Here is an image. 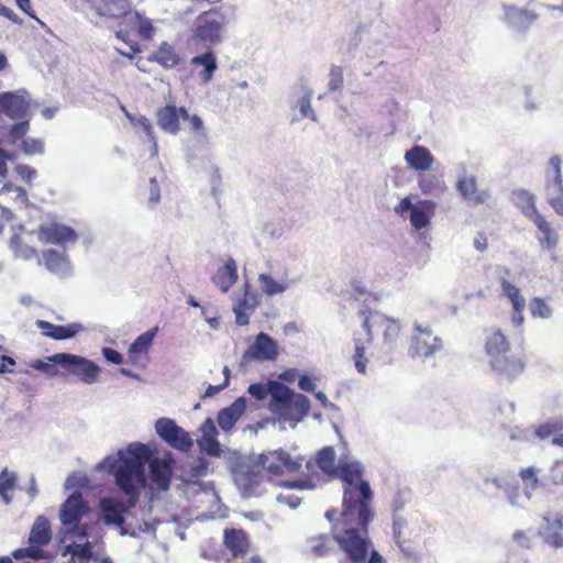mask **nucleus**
Returning <instances> with one entry per match:
<instances>
[{
    "instance_id": "nucleus-1",
    "label": "nucleus",
    "mask_w": 563,
    "mask_h": 563,
    "mask_svg": "<svg viewBox=\"0 0 563 563\" xmlns=\"http://www.w3.org/2000/svg\"><path fill=\"white\" fill-rule=\"evenodd\" d=\"M335 478L343 484L342 516L345 523L367 528L374 514L369 507L373 492L364 479V470L358 462L340 461Z\"/></svg>"
},
{
    "instance_id": "nucleus-2",
    "label": "nucleus",
    "mask_w": 563,
    "mask_h": 563,
    "mask_svg": "<svg viewBox=\"0 0 563 563\" xmlns=\"http://www.w3.org/2000/svg\"><path fill=\"white\" fill-rule=\"evenodd\" d=\"M96 530H60L55 555L63 563H91L106 552L102 536Z\"/></svg>"
},
{
    "instance_id": "nucleus-3",
    "label": "nucleus",
    "mask_w": 563,
    "mask_h": 563,
    "mask_svg": "<svg viewBox=\"0 0 563 563\" xmlns=\"http://www.w3.org/2000/svg\"><path fill=\"white\" fill-rule=\"evenodd\" d=\"M128 452L130 456L121 460L114 471V477L117 485L129 497L130 506H134L140 489L146 483L145 464L150 460L151 452L142 443L130 445Z\"/></svg>"
},
{
    "instance_id": "nucleus-4",
    "label": "nucleus",
    "mask_w": 563,
    "mask_h": 563,
    "mask_svg": "<svg viewBox=\"0 0 563 563\" xmlns=\"http://www.w3.org/2000/svg\"><path fill=\"white\" fill-rule=\"evenodd\" d=\"M268 409L279 420L299 422L309 413L310 400L303 394L292 391L287 385L274 382Z\"/></svg>"
},
{
    "instance_id": "nucleus-5",
    "label": "nucleus",
    "mask_w": 563,
    "mask_h": 563,
    "mask_svg": "<svg viewBox=\"0 0 563 563\" xmlns=\"http://www.w3.org/2000/svg\"><path fill=\"white\" fill-rule=\"evenodd\" d=\"M335 462L336 454L333 446H323L316 453L313 460L306 462L309 477L289 482L287 486L298 489H313L322 482L335 479L339 473V463Z\"/></svg>"
},
{
    "instance_id": "nucleus-6",
    "label": "nucleus",
    "mask_w": 563,
    "mask_h": 563,
    "mask_svg": "<svg viewBox=\"0 0 563 563\" xmlns=\"http://www.w3.org/2000/svg\"><path fill=\"white\" fill-rule=\"evenodd\" d=\"M368 530H341L334 534V540L346 554L351 563H365L373 548Z\"/></svg>"
},
{
    "instance_id": "nucleus-7",
    "label": "nucleus",
    "mask_w": 563,
    "mask_h": 563,
    "mask_svg": "<svg viewBox=\"0 0 563 563\" xmlns=\"http://www.w3.org/2000/svg\"><path fill=\"white\" fill-rule=\"evenodd\" d=\"M62 377L74 376L79 382L91 385L98 382L100 367L91 360L84 356L62 352Z\"/></svg>"
},
{
    "instance_id": "nucleus-8",
    "label": "nucleus",
    "mask_w": 563,
    "mask_h": 563,
    "mask_svg": "<svg viewBox=\"0 0 563 563\" xmlns=\"http://www.w3.org/2000/svg\"><path fill=\"white\" fill-rule=\"evenodd\" d=\"M256 463L257 468H261L267 479L272 481L285 472L298 471L302 466L303 457L292 459L287 452L276 450L261 454Z\"/></svg>"
},
{
    "instance_id": "nucleus-9",
    "label": "nucleus",
    "mask_w": 563,
    "mask_h": 563,
    "mask_svg": "<svg viewBox=\"0 0 563 563\" xmlns=\"http://www.w3.org/2000/svg\"><path fill=\"white\" fill-rule=\"evenodd\" d=\"M361 314L364 317L363 328L366 332L367 343H372L374 329L383 333L384 341L388 344H393L399 339L401 327L397 320L377 311L362 310Z\"/></svg>"
},
{
    "instance_id": "nucleus-10",
    "label": "nucleus",
    "mask_w": 563,
    "mask_h": 563,
    "mask_svg": "<svg viewBox=\"0 0 563 563\" xmlns=\"http://www.w3.org/2000/svg\"><path fill=\"white\" fill-rule=\"evenodd\" d=\"M91 512L90 504L79 490L73 492L59 508V520L66 528H88L81 520Z\"/></svg>"
},
{
    "instance_id": "nucleus-11",
    "label": "nucleus",
    "mask_w": 563,
    "mask_h": 563,
    "mask_svg": "<svg viewBox=\"0 0 563 563\" xmlns=\"http://www.w3.org/2000/svg\"><path fill=\"white\" fill-rule=\"evenodd\" d=\"M155 430L162 440L176 450L187 452L194 444L190 434L177 426L173 419H157Z\"/></svg>"
},
{
    "instance_id": "nucleus-12",
    "label": "nucleus",
    "mask_w": 563,
    "mask_h": 563,
    "mask_svg": "<svg viewBox=\"0 0 563 563\" xmlns=\"http://www.w3.org/2000/svg\"><path fill=\"white\" fill-rule=\"evenodd\" d=\"M494 374L505 382H514L521 376L526 369V356L508 352L489 364Z\"/></svg>"
},
{
    "instance_id": "nucleus-13",
    "label": "nucleus",
    "mask_w": 563,
    "mask_h": 563,
    "mask_svg": "<svg viewBox=\"0 0 563 563\" xmlns=\"http://www.w3.org/2000/svg\"><path fill=\"white\" fill-rule=\"evenodd\" d=\"M416 334L411 339L409 353L411 356L428 357L441 350L442 341L433 334L430 327L415 325Z\"/></svg>"
},
{
    "instance_id": "nucleus-14",
    "label": "nucleus",
    "mask_w": 563,
    "mask_h": 563,
    "mask_svg": "<svg viewBox=\"0 0 563 563\" xmlns=\"http://www.w3.org/2000/svg\"><path fill=\"white\" fill-rule=\"evenodd\" d=\"M278 356V345L268 334L261 332L255 336L254 343L245 351L243 360L275 361Z\"/></svg>"
},
{
    "instance_id": "nucleus-15",
    "label": "nucleus",
    "mask_w": 563,
    "mask_h": 563,
    "mask_svg": "<svg viewBox=\"0 0 563 563\" xmlns=\"http://www.w3.org/2000/svg\"><path fill=\"white\" fill-rule=\"evenodd\" d=\"M189 119V113L185 107L177 108L175 104H166L156 112L158 126L166 133L176 135L180 131L179 120Z\"/></svg>"
},
{
    "instance_id": "nucleus-16",
    "label": "nucleus",
    "mask_w": 563,
    "mask_h": 563,
    "mask_svg": "<svg viewBox=\"0 0 563 563\" xmlns=\"http://www.w3.org/2000/svg\"><path fill=\"white\" fill-rule=\"evenodd\" d=\"M158 329L155 327L139 335L128 350V361L135 366L144 367L150 360L148 352Z\"/></svg>"
},
{
    "instance_id": "nucleus-17",
    "label": "nucleus",
    "mask_w": 563,
    "mask_h": 563,
    "mask_svg": "<svg viewBox=\"0 0 563 563\" xmlns=\"http://www.w3.org/2000/svg\"><path fill=\"white\" fill-rule=\"evenodd\" d=\"M504 272L505 276L499 278V284L503 289V292L511 303L512 323L517 327H521L525 321L523 311L526 308V300L521 296L520 289L507 279V276L510 275V271L508 268H504Z\"/></svg>"
},
{
    "instance_id": "nucleus-18",
    "label": "nucleus",
    "mask_w": 563,
    "mask_h": 563,
    "mask_svg": "<svg viewBox=\"0 0 563 563\" xmlns=\"http://www.w3.org/2000/svg\"><path fill=\"white\" fill-rule=\"evenodd\" d=\"M128 506L113 497H103L99 501V512L104 525H114L121 527L124 522V514Z\"/></svg>"
},
{
    "instance_id": "nucleus-19",
    "label": "nucleus",
    "mask_w": 563,
    "mask_h": 563,
    "mask_svg": "<svg viewBox=\"0 0 563 563\" xmlns=\"http://www.w3.org/2000/svg\"><path fill=\"white\" fill-rule=\"evenodd\" d=\"M147 462L150 463V479L153 487L159 490H167L173 475V461L150 457Z\"/></svg>"
},
{
    "instance_id": "nucleus-20",
    "label": "nucleus",
    "mask_w": 563,
    "mask_h": 563,
    "mask_svg": "<svg viewBox=\"0 0 563 563\" xmlns=\"http://www.w3.org/2000/svg\"><path fill=\"white\" fill-rule=\"evenodd\" d=\"M485 352L488 363L510 352V342L500 329H492L485 338Z\"/></svg>"
},
{
    "instance_id": "nucleus-21",
    "label": "nucleus",
    "mask_w": 563,
    "mask_h": 563,
    "mask_svg": "<svg viewBox=\"0 0 563 563\" xmlns=\"http://www.w3.org/2000/svg\"><path fill=\"white\" fill-rule=\"evenodd\" d=\"M35 325L44 336L57 341L71 339L82 329L79 323L59 325L45 320H36Z\"/></svg>"
},
{
    "instance_id": "nucleus-22",
    "label": "nucleus",
    "mask_w": 563,
    "mask_h": 563,
    "mask_svg": "<svg viewBox=\"0 0 563 563\" xmlns=\"http://www.w3.org/2000/svg\"><path fill=\"white\" fill-rule=\"evenodd\" d=\"M38 232L41 240L51 244H64L77 239V234L71 228L58 223L42 225Z\"/></svg>"
},
{
    "instance_id": "nucleus-23",
    "label": "nucleus",
    "mask_w": 563,
    "mask_h": 563,
    "mask_svg": "<svg viewBox=\"0 0 563 563\" xmlns=\"http://www.w3.org/2000/svg\"><path fill=\"white\" fill-rule=\"evenodd\" d=\"M200 431L201 437L197 440L200 450L210 456H219L221 448L217 440L218 431L212 419H206L200 427Z\"/></svg>"
},
{
    "instance_id": "nucleus-24",
    "label": "nucleus",
    "mask_w": 563,
    "mask_h": 563,
    "mask_svg": "<svg viewBox=\"0 0 563 563\" xmlns=\"http://www.w3.org/2000/svg\"><path fill=\"white\" fill-rule=\"evenodd\" d=\"M223 543L231 553V560L245 556L251 545L244 530H224Z\"/></svg>"
},
{
    "instance_id": "nucleus-25",
    "label": "nucleus",
    "mask_w": 563,
    "mask_h": 563,
    "mask_svg": "<svg viewBox=\"0 0 563 563\" xmlns=\"http://www.w3.org/2000/svg\"><path fill=\"white\" fill-rule=\"evenodd\" d=\"M29 108L26 100L14 92L0 93V112H3L11 119H21L25 115Z\"/></svg>"
},
{
    "instance_id": "nucleus-26",
    "label": "nucleus",
    "mask_w": 563,
    "mask_h": 563,
    "mask_svg": "<svg viewBox=\"0 0 563 563\" xmlns=\"http://www.w3.org/2000/svg\"><path fill=\"white\" fill-rule=\"evenodd\" d=\"M457 190L462 197L471 205L478 206L486 202L488 192L481 190L474 176H464L457 181Z\"/></svg>"
},
{
    "instance_id": "nucleus-27",
    "label": "nucleus",
    "mask_w": 563,
    "mask_h": 563,
    "mask_svg": "<svg viewBox=\"0 0 563 563\" xmlns=\"http://www.w3.org/2000/svg\"><path fill=\"white\" fill-rule=\"evenodd\" d=\"M147 60L157 63L165 69H172L180 64L181 57L173 44L162 42Z\"/></svg>"
},
{
    "instance_id": "nucleus-28",
    "label": "nucleus",
    "mask_w": 563,
    "mask_h": 563,
    "mask_svg": "<svg viewBox=\"0 0 563 563\" xmlns=\"http://www.w3.org/2000/svg\"><path fill=\"white\" fill-rule=\"evenodd\" d=\"M405 161L412 169L426 172L433 165L434 156L428 147L413 145L405 153Z\"/></svg>"
},
{
    "instance_id": "nucleus-29",
    "label": "nucleus",
    "mask_w": 563,
    "mask_h": 563,
    "mask_svg": "<svg viewBox=\"0 0 563 563\" xmlns=\"http://www.w3.org/2000/svg\"><path fill=\"white\" fill-rule=\"evenodd\" d=\"M93 9L100 16L122 18L131 11L130 0H93Z\"/></svg>"
},
{
    "instance_id": "nucleus-30",
    "label": "nucleus",
    "mask_w": 563,
    "mask_h": 563,
    "mask_svg": "<svg viewBox=\"0 0 563 563\" xmlns=\"http://www.w3.org/2000/svg\"><path fill=\"white\" fill-rule=\"evenodd\" d=\"M537 19L538 15L532 11L512 5L505 7L504 21L514 29L527 30Z\"/></svg>"
},
{
    "instance_id": "nucleus-31",
    "label": "nucleus",
    "mask_w": 563,
    "mask_h": 563,
    "mask_svg": "<svg viewBox=\"0 0 563 563\" xmlns=\"http://www.w3.org/2000/svg\"><path fill=\"white\" fill-rule=\"evenodd\" d=\"M260 305L258 296L255 292L245 290L243 298L233 307L235 322L239 325H246L250 322V313L254 312Z\"/></svg>"
},
{
    "instance_id": "nucleus-32",
    "label": "nucleus",
    "mask_w": 563,
    "mask_h": 563,
    "mask_svg": "<svg viewBox=\"0 0 563 563\" xmlns=\"http://www.w3.org/2000/svg\"><path fill=\"white\" fill-rule=\"evenodd\" d=\"M236 280L238 268L233 258H229L212 276L213 284L223 292H227Z\"/></svg>"
},
{
    "instance_id": "nucleus-33",
    "label": "nucleus",
    "mask_w": 563,
    "mask_h": 563,
    "mask_svg": "<svg viewBox=\"0 0 563 563\" xmlns=\"http://www.w3.org/2000/svg\"><path fill=\"white\" fill-rule=\"evenodd\" d=\"M60 356L62 353H56L44 358L32 360L27 366L43 373L48 378L62 377Z\"/></svg>"
},
{
    "instance_id": "nucleus-34",
    "label": "nucleus",
    "mask_w": 563,
    "mask_h": 563,
    "mask_svg": "<svg viewBox=\"0 0 563 563\" xmlns=\"http://www.w3.org/2000/svg\"><path fill=\"white\" fill-rule=\"evenodd\" d=\"M200 555L206 560L217 563L231 562V558L224 549V543L213 539H208L202 542L200 545Z\"/></svg>"
},
{
    "instance_id": "nucleus-35",
    "label": "nucleus",
    "mask_w": 563,
    "mask_h": 563,
    "mask_svg": "<svg viewBox=\"0 0 563 563\" xmlns=\"http://www.w3.org/2000/svg\"><path fill=\"white\" fill-rule=\"evenodd\" d=\"M142 533V549L152 552L154 550H161L163 553H166L168 547L166 543L161 542L156 536V530H120L121 536H131V537H141Z\"/></svg>"
},
{
    "instance_id": "nucleus-36",
    "label": "nucleus",
    "mask_w": 563,
    "mask_h": 563,
    "mask_svg": "<svg viewBox=\"0 0 563 563\" xmlns=\"http://www.w3.org/2000/svg\"><path fill=\"white\" fill-rule=\"evenodd\" d=\"M418 185L424 195H440L446 190V185L442 175L434 173H424L419 175Z\"/></svg>"
},
{
    "instance_id": "nucleus-37",
    "label": "nucleus",
    "mask_w": 563,
    "mask_h": 563,
    "mask_svg": "<svg viewBox=\"0 0 563 563\" xmlns=\"http://www.w3.org/2000/svg\"><path fill=\"white\" fill-rule=\"evenodd\" d=\"M221 24L218 21L202 19L199 21L195 36L202 42L216 43L220 40Z\"/></svg>"
},
{
    "instance_id": "nucleus-38",
    "label": "nucleus",
    "mask_w": 563,
    "mask_h": 563,
    "mask_svg": "<svg viewBox=\"0 0 563 563\" xmlns=\"http://www.w3.org/2000/svg\"><path fill=\"white\" fill-rule=\"evenodd\" d=\"M191 64L203 66L205 69L200 73V77L205 81H209L212 78L214 70L217 69V57L212 51H208L202 55L192 57Z\"/></svg>"
},
{
    "instance_id": "nucleus-39",
    "label": "nucleus",
    "mask_w": 563,
    "mask_h": 563,
    "mask_svg": "<svg viewBox=\"0 0 563 563\" xmlns=\"http://www.w3.org/2000/svg\"><path fill=\"white\" fill-rule=\"evenodd\" d=\"M516 206L522 211L526 217H530L538 210L536 207L534 196L527 190L520 189L512 194Z\"/></svg>"
},
{
    "instance_id": "nucleus-40",
    "label": "nucleus",
    "mask_w": 563,
    "mask_h": 563,
    "mask_svg": "<svg viewBox=\"0 0 563 563\" xmlns=\"http://www.w3.org/2000/svg\"><path fill=\"white\" fill-rule=\"evenodd\" d=\"M16 479L15 473L9 472L7 468L0 473V497L5 505H9L12 501L10 493L14 490Z\"/></svg>"
},
{
    "instance_id": "nucleus-41",
    "label": "nucleus",
    "mask_w": 563,
    "mask_h": 563,
    "mask_svg": "<svg viewBox=\"0 0 563 563\" xmlns=\"http://www.w3.org/2000/svg\"><path fill=\"white\" fill-rule=\"evenodd\" d=\"M354 344H355V352L353 354L354 365L358 373L365 374L366 366H367L365 349H366V345H368L369 343L366 342V336H365L364 339L355 338Z\"/></svg>"
},
{
    "instance_id": "nucleus-42",
    "label": "nucleus",
    "mask_w": 563,
    "mask_h": 563,
    "mask_svg": "<svg viewBox=\"0 0 563 563\" xmlns=\"http://www.w3.org/2000/svg\"><path fill=\"white\" fill-rule=\"evenodd\" d=\"M133 23L136 25L137 34L143 40H152L155 29L150 19L144 18L141 13L134 12Z\"/></svg>"
},
{
    "instance_id": "nucleus-43",
    "label": "nucleus",
    "mask_w": 563,
    "mask_h": 563,
    "mask_svg": "<svg viewBox=\"0 0 563 563\" xmlns=\"http://www.w3.org/2000/svg\"><path fill=\"white\" fill-rule=\"evenodd\" d=\"M258 282L261 283V288L264 294L267 296H274L277 294H282L286 290V285L275 280L268 274H261L258 276Z\"/></svg>"
},
{
    "instance_id": "nucleus-44",
    "label": "nucleus",
    "mask_w": 563,
    "mask_h": 563,
    "mask_svg": "<svg viewBox=\"0 0 563 563\" xmlns=\"http://www.w3.org/2000/svg\"><path fill=\"white\" fill-rule=\"evenodd\" d=\"M409 499V493L398 492L393 501V512H394V528H401V526L406 525V521L402 520L399 516V512L404 509L405 505Z\"/></svg>"
},
{
    "instance_id": "nucleus-45",
    "label": "nucleus",
    "mask_w": 563,
    "mask_h": 563,
    "mask_svg": "<svg viewBox=\"0 0 563 563\" xmlns=\"http://www.w3.org/2000/svg\"><path fill=\"white\" fill-rule=\"evenodd\" d=\"M563 485V461H555L550 468L549 474L544 477L543 486H562Z\"/></svg>"
},
{
    "instance_id": "nucleus-46",
    "label": "nucleus",
    "mask_w": 563,
    "mask_h": 563,
    "mask_svg": "<svg viewBox=\"0 0 563 563\" xmlns=\"http://www.w3.org/2000/svg\"><path fill=\"white\" fill-rule=\"evenodd\" d=\"M530 311L533 318L547 319L550 318L552 314V309L550 308V306L545 302L544 299L540 297H534L530 301Z\"/></svg>"
},
{
    "instance_id": "nucleus-47",
    "label": "nucleus",
    "mask_w": 563,
    "mask_h": 563,
    "mask_svg": "<svg viewBox=\"0 0 563 563\" xmlns=\"http://www.w3.org/2000/svg\"><path fill=\"white\" fill-rule=\"evenodd\" d=\"M43 260L45 266L54 273L60 271L65 264L64 256L54 250L44 252Z\"/></svg>"
},
{
    "instance_id": "nucleus-48",
    "label": "nucleus",
    "mask_w": 563,
    "mask_h": 563,
    "mask_svg": "<svg viewBox=\"0 0 563 563\" xmlns=\"http://www.w3.org/2000/svg\"><path fill=\"white\" fill-rule=\"evenodd\" d=\"M539 470L529 466L526 468L520 470L519 476L522 479L526 489L536 490L539 486V477H538Z\"/></svg>"
},
{
    "instance_id": "nucleus-49",
    "label": "nucleus",
    "mask_w": 563,
    "mask_h": 563,
    "mask_svg": "<svg viewBox=\"0 0 563 563\" xmlns=\"http://www.w3.org/2000/svg\"><path fill=\"white\" fill-rule=\"evenodd\" d=\"M266 476L261 468H257V463L251 466L243 475L244 486L249 489L255 488L263 477Z\"/></svg>"
},
{
    "instance_id": "nucleus-50",
    "label": "nucleus",
    "mask_w": 563,
    "mask_h": 563,
    "mask_svg": "<svg viewBox=\"0 0 563 563\" xmlns=\"http://www.w3.org/2000/svg\"><path fill=\"white\" fill-rule=\"evenodd\" d=\"M275 380H269L267 384L263 383H254L251 384L247 388L249 394L257 400H263L267 397V395L272 396L273 383Z\"/></svg>"
},
{
    "instance_id": "nucleus-51",
    "label": "nucleus",
    "mask_w": 563,
    "mask_h": 563,
    "mask_svg": "<svg viewBox=\"0 0 563 563\" xmlns=\"http://www.w3.org/2000/svg\"><path fill=\"white\" fill-rule=\"evenodd\" d=\"M331 550V538L327 534L319 536L316 540H313V544L311 545V551L317 556H324L329 554Z\"/></svg>"
},
{
    "instance_id": "nucleus-52",
    "label": "nucleus",
    "mask_w": 563,
    "mask_h": 563,
    "mask_svg": "<svg viewBox=\"0 0 563 563\" xmlns=\"http://www.w3.org/2000/svg\"><path fill=\"white\" fill-rule=\"evenodd\" d=\"M52 539V530H31L29 542L31 547L40 548L49 543Z\"/></svg>"
},
{
    "instance_id": "nucleus-53",
    "label": "nucleus",
    "mask_w": 563,
    "mask_h": 563,
    "mask_svg": "<svg viewBox=\"0 0 563 563\" xmlns=\"http://www.w3.org/2000/svg\"><path fill=\"white\" fill-rule=\"evenodd\" d=\"M12 556L16 560H21L24 558H32L36 560L47 558L41 548L35 547L16 549L12 552Z\"/></svg>"
},
{
    "instance_id": "nucleus-54",
    "label": "nucleus",
    "mask_w": 563,
    "mask_h": 563,
    "mask_svg": "<svg viewBox=\"0 0 563 563\" xmlns=\"http://www.w3.org/2000/svg\"><path fill=\"white\" fill-rule=\"evenodd\" d=\"M410 222L416 230H421L429 225L430 217L424 210L416 207L410 213Z\"/></svg>"
},
{
    "instance_id": "nucleus-55",
    "label": "nucleus",
    "mask_w": 563,
    "mask_h": 563,
    "mask_svg": "<svg viewBox=\"0 0 563 563\" xmlns=\"http://www.w3.org/2000/svg\"><path fill=\"white\" fill-rule=\"evenodd\" d=\"M343 86V70L340 66H332L330 69V80L328 88L330 91H336Z\"/></svg>"
},
{
    "instance_id": "nucleus-56",
    "label": "nucleus",
    "mask_w": 563,
    "mask_h": 563,
    "mask_svg": "<svg viewBox=\"0 0 563 563\" xmlns=\"http://www.w3.org/2000/svg\"><path fill=\"white\" fill-rule=\"evenodd\" d=\"M217 420L222 430H230L236 423L239 418L223 408L219 411Z\"/></svg>"
},
{
    "instance_id": "nucleus-57",
    "label": "nucleus",
    "mask_w": 563,
    "mask_h": 563,
    "mask_svg": "<svg viewBox=\"0 0 563 563\" xmlns=\"http://www.w3.org/2000/svg\"><path fill=\"white\" fill-rule=\"evenodd\" d=\"M23 151L26 154L34 155V154H42L44 151V144L38 139H26L23 140Z\"/></svg>"
},
{
    "instance_id": "nucleus-58",
    "label": "nucleus",
    "mask_w": 563,
    "mask_h": 563,
    "mask_svg": "<svg viewBox=\"0 0 563 563\" xmlns=\"http://www.w3.org/2000/svg\"><path fill=\"white\" fill-rule=\"evenodd\" d=\"M533 223L538 227V229L545 235H549L551 233V225L550 223L539 213L537 210L536 213H532L529 217Z\"/></svg>"
},
{
    "instance_id": "nucleus-59",
    "label": "nucleus",
    "mask_w": 563,
    "mask_h": 563,
    "mask_svg": "<svg viewBox=\"0 0 563 563\" xmlns=\"http://www.w3.org/2000/svg\"><path fill=\"white\" fill-rule=\"evenodd\" d=\"M115 36L123 41L124 43H126L131 49V54L129 55L130 57H132V55L141 52V47H140V44L136 42V41H133V40H130L129 38V33L126 31H123V30H119L117 33H115Z\"/></svg>"
},
{
    "instance_id": "nucleus-60",
    "label": "nucleus",
    "mask_w": 563,
    "mask_h": 563,
    "mask_svg": "<svg viewBox=\"0 0 563 563\" xmlns=\"http://www.w3.org/2000/svg\"><path fill=\"white\" fill-rule=\"evenodd\" d=\"M29 131V121H22L19 123H15L10 129V136L13 139V141H16L19 139H22Z\"/></svg>"
},
{
    "instance_id": "nucleus-61",
    "label": "nucleus",
    "mask_w": 563,
    "mask_h": 563,
    "mask_svg": "<svg viewBox=\"0 0 563 563\" xmlns=\"http://www.w3.org/2000/svg\"><path fill=\"white\" fill-rule=\"evenodd\" d=\"M225 409L240 419L246 409V401L243 397H240L235 399L229 407H225Z\"/></svg>"
},
{
    "instance_id": "nucleus-62",
    "label": "nucleus",
    "mask_w": 563,
    "mask_h": 563,
    "mask_svg": "<svg viewBox=\"0 0 563 563\" xmlns=\"http://www.w3.org/2000/svg\"><path fill=\"white\" fill-rule=\"evenodd\" d=\"M102 355L109 363H112L115 365L123 363L122 354L114 349L103 347Z\"/></svg>"
},
{
    "instance_id": "nucleus-63",
    "label": "nucleus",
    "mask_w": 563,
    "mask_h": 563,
    "mask_svg": "<svg viewBox=\"0 0 563 563\" xmlns=\"http://www.w3.org/2000/svg\"><path fill=\"white\" fill-rule=\"evenodd\" d=\"M395 539L400 548V550L407 556L416 555V548L412 544H407L406 541L401 540V530H395Z\"/></svg>"
},
{
    "instance_id": "nucleus-64",
    "label": "nucleus",
    "mask_w": 563,
    "mask_h": 563,
    "mask_svg": "<svg viewBox=\"0 0 563 563\" xmlns=\"http://www.w3.org/2000/svg\"><path fill=\"white\" fill-rule=\"evenodd\" d=\"M224 374H225L224 382L220 385H209L205 391L203 397H213L220 390H222L223 388H225L228 386V384H229V368L228 367H224Z\"/></svg>"
}]
</instances>
